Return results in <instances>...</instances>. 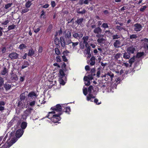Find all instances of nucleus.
Instances as JSON below:
<instances>
[{
  "instance_id": "69168bd1",
  "label": "nucleus",
  "mask_w": 148,
  "mask_h": 148,
  "mask_svg": "<svg viewBox=\"0 0 148 148\" xmlns=\"http://www.w3.org/2000/svg\"><path fill=\"white\" fill-rule=\"evenodd\" d=\"M69 53V52L67 50H66V51H64V52L63 53V54L64 55L63 56H67V54Z\"/></svg>"
},
{
  "instance_id": "680f3d73",
  "label": "nucleus",
  "mask_w": 148,
  "mask_h": 148,
  "mask_svg": "<svg viewBox=\"0 0 148 148\" xmlns=\"http://www.w3.org/2000/svg\"><path fill=\"white\" fill-rule=\"evenodd\" d=\"M62 58L63 60L65 62H66L68 61V60L65 56H62Z\"/></svg>"
},
{
  "instance_id": "473e14b6",
  "label": "nucleus",
  "mask_w": 148,
  "mask_h": 148,
  "mask_svg": "<svg viewBox=\"0 0 148 148\" xmlns=\"http://www.w3.org/2000/svg\"><path fill=\"white\" fill-rule=\"evenodd\" d=\"M25 94L24 93H22L20 95V98L19 100L24 101H25Z\"/></svg>"
},
{
  "instance_id": "9d476101",
  "label": "nucleus",
  "mask_w": 148,
  "mask_h": 148,
  "mask_svg": "<svg viewBox=\"0 0 148 148\" xmlns=\"http://www.w3.org/2000/svg\"><path fill=\"white\" fill-rule=\"evenodd\" d=\"M134 27V30L137 32L140 31L142 28L141 25L139 23H136L135 24Z\"/></svg>"
},
{
  "instance_id": "c9c22d12",
  "label": "nucleus",
  "mask_w": 148,
  "mask_h": 148,
  "mask_svg": "<svg viewBox=\"0 0 148 148\" xmlns=\"http://www.w3.org/2000/svg\"><path fill=\"white\" fill-rule=\"evenodd\" d=\"M137 37L136 34H133L130 35V40L133 39H136Z\"/></svg>"
},
{
  "instance_id": "09e8293b",
  "label": "nucleus",
  "mask_w": 148,
  "mask_h": 148,
  "mask_svg": "<svg viewBox=\"0 0 148 148\" xmlns=\"http://www.w3.org/2000/svg\"><path fill=\"white\" fill-rule=\"evenodd\" d=\"M88 90L86 88H85L83 89V93L84 95H86L88 94Z\"/></svg>"
},
{
  "instance_id": "f257e3e1",
  "label": "nucleus",
  "mask_w": 148,
  "mask_h": 148,
  "mask_svg": "<svg viewBox=\"0 0 148 148\" xmlns=\"http://www.w3.org/2000/svg\"><path fill=\"white\" fill-rule=\"evenodd\" d=\"M95 68L91 69L90 72H87L88 76H85L84 77V82H87V83L85 82V85L88 86L90 84V81L93 79V76L95 75Z\"/></svg>"
},
{
  "instance_id": "0e129e2a",
  "label": "nucleus",
  "mask_w": 148,
  "mask_h": 148,
  "mask_svg": "<svg viewBox=\"0 0 148 148\" xmlns=\"http://www.w3.org/2000/svg\"><path fill=\"white\" fill-rule=\"evenodd\" d=\"M6 50V48L5 47H3L2 48V53H4Z\"/></svg>"
},
{
  "instance_id": "5701e85b",
  "label": "nucleus",
  "mask_w": 148,
  "mask_h": 148,
  "mask_svg": "<svg viewBox=\"0 0 148 148\" xmlns=\"http://www.w3.org/2000/svg\"><path fill=\"white\" fill-rule=\"evenodd\" d=\"M4 87L6 90H9L11 87V85L6 83L4 84Z\"/></svg>"
},
{
  "instance_id": "4d7b16f0",
  "label": "nucleus",
  "mask_w": 148,
  "mask_h": 148,
  "mask_svg": "<svg viewBox=\"0 0 148 148\" xmlns=\"http://www.w3.org/2000/svg\"><path fill=\"white\" fill-rule=\"evenodd\" d=\"M89 38V37L88 36H84L82 38L83 40L88 41Z\"/></svg>"
},
{
  "instance_id": "c03bdc74",
  "label": "nucleus",
  "mask_w": 148,
  "mask_h": 148,
  "mask_svg": "<svg viewBox=\"0 0 148 148\" xmlns=\"http://www.w3.org/2000/svg\"><path fill=\"white\" fill-rule=\"evenodd\" d=\"M102 27L105 29L108 27V26L107 23H104L102 25Z\"/></svg>"
},
{
  "instance_id": "de8ad7c7",
  "label": "nucleus",
  "mask_w": 148,
  "mask_h": 148,
  "mask_svg": "<svg viewBox=\"0 0 148 148\" xmlns=\"http://www.w3.org/2000/svg\"><path fill=\"white\" fill-rule=\"evenodd\" d=\"M98 100L97 99H95L94 101V102L96 104L99 105L100 104H101V101H100L99 102H98Z\"/></svg>"
},
{
  "instance_id": "2f4dec72",
  "label": "nucleus",
  "mask_w": 148,
  "mask_h": 148,
  "mask_svg": "<svg viewBox=\"0 0 148 148\" xmlns=\"http://www.w3.org/2000/svg\"><path fill=\"white\" fill-rule=\"evenodd\" d=\"M41 14L40 15V17L43 19H45L46 18L45 13L43 10H42L41 12Z\"/></svg>"
},
{
  "instance_id": "c756f323",
  "label": "nucleus",
  "mask_w": 148,
  "mask_h": 148,
  "mask_svg": "<svg viewBox=\"0 0 148 148\" xmlns=\"http://www.w3.org/2000/svg\"><path fill=\"white\" fill-rule=\"evenodd\" d=\"M34 54V51L33 49H30L29 50L27 55L29 56H32Z\"/></svg>"
},
{
  "instance_id": "bb28decb",
  "label": "nucleus",
  "mask_w": 148,
  "mask_h": 148,
  "mask_svg": "<svg viewBox=\"0 0 148 148\" xmlns=\"http://www.w3.org/2000/svg\"><path fill=\"white\" fill-rule=\"evenodd\" d=\"M65 36L66 38L69 39L71 38V32L70 31H68L65 34Z\"/></svg>"
},
{
  "instance_id": "c85d7f7f",
  "label": "nucleus",
  "mask_w": 148,
  "mask_h": 148,
  "mask_svg": "<svg viewBox=\"0 0 148 148\" xmlns=\"http://www.w3.org/2000/svg\"><path fill=\"white\" fill-rule=\"evenodd\" d=\"M54 42V44L56 45H59L60 44V41L58 38L56 37L55 38Z\"/></svg>"
},
{
  "instance_id": "6ab92c4d",
  "label": "nucleus",
  "mask_w": 148,
  "mask_h": 148,
  "mask_svg": "<svg viewBox=\"0 0 148 148\" xmlns=\"http://www.w3.org/2000/svg\"><path fill=\"white\" fill-rule=\"evenodd\" d=\"M121 42L120 40H116L113 44L115 48H118L120 47Z\"/></svg>"
},
{
  "instance_id": "49530a36",
  "label": "nucleus",
  "mask_w": 148,
  "mask_h": 148,
  "mask_svg": "<svg viewBox=\"0 0 148 148\" xmlns=\"http://www.w3.org/2000/svg\"><path fill=\"white\" fill-rule=\"evenodd\" d=\"M12 3H8L5 5V8L6 9H7L8 8H9L10 7L12 6Z\"/></svg>"
},
{
  "instance_id": "412c9836",
  "label": "nucleus",
  "mask_w": 148,
  "mask_h": 148,
  "mask_svg": "<svg viewBox=\"0 0 148 148\" xmlns=\"http://www.w3.org/2000/svg\"><path fill=\"white\" fill-rule=\"evenodd\" d=\"M29 65V64L27 61H24L21 67L22 69H24Z\"/></svg>"
},
{
  "instance_id": "6e6552de",
  "label": "nucleus",
  "mask_w": 148,
  "mask_h": 148,
  "mask_svg": "<svg viewBox=\"0 0 148 148\" xmlns=\"http://www.w3.org/2000/svg\"><path fill=\"white\" fill-rule=\"evenodd\" d=\"M102 30L99 27L95 28L93 30V32L95 34H97L96 36L97 38H99L100 36V34L101 33Z\"/></svg>"
},
{
  "instance_id": "864d4df0",
  "label": "nucleus",
  "mask_w": 148,
  "mask_h": 148,
  "mask_svg": "<svg viewBox=\"0 0 148 148\" xmlns=\"http://www.w3.org/2000/svg\"><path fill=\"white\" fill-rule=\"evenodd\" d=\"M53 27L52 25V24L50 25L47 29V31L48 32H50L51 31Z\"/></svg>"
},
{
  "instance_id": "9b49d317",
  "label": "nucleus",
  "mask_w": 148,
  "mask_h": 148,
  "mask_svg": "<svg viewBox=\"0 0 148 148\" xmlns=\"http://www.w3.org/2000/svg\"><path fill=\"white\" fill-rule=\"evenodd\" d=\"M86 12V10L84 8L82 9V7L77 8V12L78 14H81L82 15L85 14Z\"/></svg>"
},
{
  "instance_id": "f03ea898",
  "label": "nucleus",
  "mask_w": 148,
  "mask_h": 148,
  "mask_svg": "<svg viewBox=\"0 0 148 148\" xmlns=\"http://www.w3.org/2000/svg\"><path fill=\"white\" fill-rule=\"evenodd\" d=\"M51 110H53L54 111L56 112H65L67 114H69L71 112V108L70 107H66L64 108L62 110V105L60 104H57L56 106L52 107L51 108Z\"/></svg>"
},
{
  "instance_id": "423d86ee",
  "label": "nucleus",
  "mask_w": 148,
  "mask_h": 148,
  "mask_svg": "<svg viewBox=\"0 0 148 148\" xmlns=\"http://www.w3.org/2000/svg\"><path fill=\"white\" fill-rule=\"evenodd\" d=\"M72 36L75 38L79 39L83 37V34L82 32H74L72 34Z\"/></svg>"
},
{
  "instance_id": "603ef678",
  "label": "nucleus",
  "mask_w": 148,
  "mask_h": 148,
  "mask_svg": "<svg viewBox=\"0 0 148 148\" xmlns=\"http://www.w3.org/2000/svg\"><path fill=\"white\" fill-rule=\"evenodd\" d=\"M104 40L103 38H98L97 40V42L100 43H102Z\"/></svg>"
},
{
  "instance_id": "774afa93",
  "label": "nucleus",
  "mask_w": 148,
  "mask_h": 148,
  "mask_svg": "<svg viewBox=\"0 0 148 148\" xmlns=\"http://www.w3.org/2000/svg\"><path fill=\"white\" fill-rule=\"evenodd\" d=\"M83 43L85 44V46L86 47H87V46L88 45V43L87 41L83 40Z\"/></svg>"
},
{
  "instance_id": "f704fd0d",
  "label": "nucleus",
  "mask_w": 148,
  "mask_h": 148,
  "mask_svg": "<svg viewBox=\"0 0 148 148\" xmlns=\"http://www.w3.org/2000/svg\"><path fill=\"white\" fill-rule=\"evenodd\" d=\"M27 126V123L25 122H23L22 123L21 125V127L22 128V129L23 130V129H25L26 128Z\"/></svg>"
},
{
  "instance_id": "f8f14e48",
  "label": "nucleus",
  "mask_w": 148,
  "mask_h": 148,
  "mask_svg": "<svg viewBox=\"0 0 148 148\" xmlns=\"http://www.w3.org/2000/svg\"><path fill=\"white\" fill-rule=\"evenodd\" d=\"M95 56H92L90 60L88 62V61H87V62L91 66H93L95 65Z\"/></svg>"
},
{
  "instance_id": "b1692460",
  "label": "nucleus",
  "mask_w": 148,
  "mask_h": 148,
  "mask_svg": "<svg viewBox=\"0 0 148 148\" xmlns=\"http://www.w3.org/2000/svg\"><path fill=\"white\" fill-rule=\"evenodd\" d=\"M130 54L129 53L125 52L124 53L123 57L126 59H129L130 57Z\"/></svg>"
},
{
  "instance_id": "37998d69",
  "label": "nucleus",
  "mask_w": 148,
  "mask_h": 148,
  "mask_svg": "<svg viewBox=\"0 0 148 148\" xmlns=\"http://www.w3.org/2000/svg\"><path fill=\"white\" fill-rule=\"evenodd\" d=\"M101 69L100 67L99 68L97 69V76L98 77H100Z\"/></svg>"
},
{
  "instance_id": "a18cd8bd",
  "label": "nucleus",
  "mask_w": 148,
  "mask_h": 148,
  "mask_svg": "<svg viewBox=\"0 0 148 148\" xmlns=\"http://www.w3.org/2000/svg\"><path fill=\"white\" fill-rule=\"evenodd\" d=\"M56 60L57 62H60L61 61L60 56H58L56 58Z\"/></svg>"
},
{
  "instance_id": "4468645a",
  "label": "nucleus",
  "mask_w": 148,
  "mask_h": 148,
  "mask_svg": "<svg viewBox=\"0 0 148 148\" xmlns=\"http://www.w3.org/2000/svg\"><path fill=\"white\" fill-rule=\"evenodd\" d=\"M10 79L13 82H15L18 79V78L17 75L14 73H12L11 74V77L10 78Z\"/></svg>"
},
{
  "instance_id": "1a4fd4ad",
  "label": "nucleus",
  "mask_w": 148,
  "mask_h": 148,
  "mask_svg": "<svg viewBox=\"0 0 148 148\" xmlns=\"http://www.w3.org/2000/svg\"><path fill=\"white\" fill-rule=\"evenodd\" d=\"M24 132V131L22 129H20L17 131L16 133V137H14L16 138L17 140V138H19L23 134Z\"/></svg>"
},
{
  "instance_id": "79ce46f5",
  "label": "nucleus",
  "mask_w": 148,
  "mask_h": 148,
  "mask_svg": "<svg viewBox=\"0 0 148 148\" xmlns=\"http://www.w3.org/2000/svg\"><path fill=\"white\" fill-rule=\"evenodd\" d=\"M72 42L71 41V39H69L68 40H67V39L66 40V45H69L71 43H72Z\"/></svg>"
},
{
  "instance_id": "f3484780",
  "label": "nucleus",
  "mask_w": 148,
  "mask_h": 148,
  "mask_svg": "<svg viewBox=\"0 0 148 148\" xmlns=\"http://www.w3.org/2000/svg\"><path fill=\"white\" fill-rule=\"evenodd\" d=\"M26 101L19 100V101L17 103V106L19 107H22L25 106V104Z\"/></svg>"
},
{
  "instance_id": "052dcab7",
  "label": "nucleus",
  "mask_w": 148,
  "mask_h": 148,
  "mask_svg": "<svg viewBox=\"0 0 148 148\" xmlns=\"http://www.w3.org/2000/svg\"><path fill=\"white\" fill-rule=\"evenodd\" d=\"M113 39L114 40L115 39H118L120 38V36H119L118 35H114L112 36Z\"/></svg>"
},
{
  "instance_id": "cd10ccee",
  "label": "nucleus",
  "mask_w": 148,
  "mask_h": 148,
  "mask_svg": "<svg viewBox=\"0 0 148 148\" xmlns=\"http://www.w3.org/2000/svg\"><path fill=\"white\" fill-rule=\"evenodd\" d=\"M144 53L143 52H138L136 55V57L139 58L144 55Z\"/></svg>"
},
{
  "instance_id": "58836bf2",
  "label": "nucleus",
  "mask_w": 148,
  "mask_h": 148,
  "mask_svg": "<svg viewBox=\"0 0 148 148\" xmlns=\"http://www.w3.org/2000/svg\"><path fill=\"white\" fill-rule=\"evenodd\" d=\"M147 7V5H144L140 9V11L141 12H144L145 9Z\"/></svg>"
},
{
  "instance_id": "4c0bfd02",
  "label": "nucleus",
  "mask_w": 148,
  "mask_h": 148,
  "mask_svg": "<svg viewBox=\"0 0 148 148\" xmlns=\"http://www.w3.org/2000/svg\"><path fill=\"white\" fill-rule=\"evenodd\" d=\"M54 50H55V53L56 55H58L60 54L61 52H60V50L58 48H57V47L55 48L54 49Z\"/></svg>"
},
{
  "instance_id": "6e6d98bb",
  "label": "nucleus",
  "mask_w": 148,
  "mask_h": 148,
  "mask_svg": "<svg viewBox=\"0 0 148 148\" xmlns=\"http://www.w3.org/2000/svg\"><path fill=\"white\" fill-rule=\"evenodd\" d=\"M15 26H16L15 25H14L9 26L8 27V30H9L14 29Z\"/></svg>"
},
{
  "instance_id": "ea45409f",
  "label": "nucleus",
  "mask_w": 148,
  "mask_h": 148,
  "mask_svg": "<svg viewBox=\"0 0 148 148\" xmlns=\"http://www.w3.org/2000/svg\"><path fill=\"white\" fill-rule=\"evenodd\" d=\"M79 42H72V46L73 49H76V46H77Z\"/></svg>"
},
{
  "instance_id": "a211bd4d",
  "label": "nucleus",
  "mask_w": 148,
  "mask_h": 148,
  "mask_svg": "<svg viewBox=\"0 0 148 148\" xmlns=\"http://www.w3.org/2000/svg\"><path fill=\"white\" fill-rule=\"evenodd\" d=\"M8 70L5 67H4L0 72L1 74L2 75H5L8 74Z\"/></svg>"
},
{
  "instance_id": "a19ab883",
  "label": "nucleus",
  "mask_w": 148,
  "mask_h": 148,
  "mask_svg": "<svg viewBox=\"0 0 148 148\" xmlns=\"http://www.w3.org/2000/svg\"><path fill=\"white\" fill-rule=\"evenodd\" d=\"M135 60V56H134L132 58H131L129 60V63L130 64H132L133 63Z\"/></svg>"
},
{
  "instance_id": "338daca9",
  "label": "nucleus",
  "mask_w": 148,
  "mask_h": 148,
  "mask_svg": "<svg viewBox=\"0 0 148 148\" xmlns=\"http://www.w3.org/2000/svg\"><path fill=\"white\" fill-rule=\"evenodd\" d=\"M9 22V21L8 20H7L3 22L2 23V25H7L8 23Z\"/></svg>"
},
{
  "instance_id": "dca6fc26",
  "label": "nucleus",
  "mask_w": 148,
  "mask_h": 148,
  "mask_svg": "<svg viewBox=\"0 0 148 148\" xmlns=\"http://www.w3.org/2000/svg\"><path fill=\"white\" fill-rule=\"evenodd\" d=\"M55 112L53 111L51 112H49L48 115L45 117V118H48V119L51 120V119L53 118L52 116L53 115H55Z\"/></svg>"
},
{
  "instance_id": "3c124183",
  "label": "nucleus",
  "mask_w": 148,
  "mask_h": 148,
  "mask_svg": "<svg viewBox=\"0 0 148 148\" xmlns=\"http://www.w3.org/2000/svg\"><path fill=\"white\" fill-rule=\"evenodd\" d=\"M51 7L53 8L56 5V4L55 2L54 1H51Z\"/></svg>"
},
{
  "instance_id": "2eb2a0df",
  "label": "nucleus",
  "mask_w": 148,
  "mask_h": 148,
  "mask_svg": "<svg viewBox=\"0 0 148 148\" xmlns=\"http://www.w3.org/2000/svg\"><path fill=\"white\" fill-rule=\"evenodd\" d=\"M135 47L132 46L129 47L127 49V51L130 53L133 54L135 51Z\"/></svg>"
},
{
  "instance_id": "39448f33",
  "label": "nucleus",
  "mask_w": 148,
  "mask_h": 148,
  "mask_svg": "<svg viewBox=\"0 0 148 148\" xmlns=\"http://www.w3.org/2000/svg\"><path fill=\"white\" fill-rule=\"evenodd\" d=\"M62 114V112H59L58 114H56L55 115L52 116L53 118L51 119V121L53 123H58V121L61 119L60 116Z\"/></svg>"
},
{
  "instance_id": "4be33fe9",
  "label": "nucleus",
  "mask_w": 148,
  "mask_h": 148,
  "mask_svg": "<svg viewBox=\"0 0 148 148\" xmlns=\"http://www.w3.org/2000/svg\"><path fill=\"white\" fill-rule=\"evenodd\" d=\"M108 76H109L111 80H112V78L114 76V74L112 73L111 72H108L105 77L107 79L106 77H108Z\"/></svg>"
},
{
  "instance_id": "e2e57ef3",
  "label": "nucleus",
  "mask_w": 148,
  "mask_h": 148,
  "mask_svg": "<svg viewBox=\"0 0 148 148\" xmlns=\"http://www.w3.org/2000/svg\"><path fill=\"white\" fill-rule=\"evenodd\" d=\"M49 6V5L48 4H46L45 5H44L41 6L42 8H48Z\"/></svg>"
},
{
  "instance_id": "7ed1b4c3",
  "label": "nucleus",
  "mask_w": 148,
  "mask_h": 148,
  "mask_svg": "<svg viewBox=\"0 0 148 148\" xmlns=\"http://www.w3.org/2000/svg\"><path fill=\"white\" fill-rule=\"evenodd\" d=\"M58 77L60 83L62 85H64L65 83V81L67 80V78L66 75L62 69L59 70Z\"/></svg>"
},
{
  "instance_id": "8fccbe9b",
  "label": "nucleus",
  "mask_w": 148,
  "mask_h": 148,
  "mask_svg": "<svg viewBox=\"0 0 148 148\" xmlns=\"http://www.w3.org/2000/svg\"><path fill=\"white\" fill-rule=\"evenodd\" d=\"M29 10V9H28V8H26L23 9L22 10V12L23 13H25L28 12Z\"/></svg>"
},
{
  "instance_id": "ddd939ff",
  "label": "nucleus",
  "mask_w": 148,
  "mask_h": 148,
  "mask_svg": "<svg viewBox=\"0 0 148 148\" xmlns=\"http://www.w3.org/2000/svg\"><path fill=\"white\" fill-rule=\"evenodd\" d=\"M60 41L61 46L63 48H66V42L63 37L61 36L60 37Z\"/></svg>"
},
{
  "instance_id": "393cba45",
  "label": "nucleus",
  "mask_w": 148,
  "mask_h": 148,
  "mask_svg": "<svg viewBox=\"0 0 148 148\" xmlns=\"http://www.w3.org/2000/svg\"><path fill=\"white\" fill-rule=\"evenodd\" d=\"M36 96V94L34 92H30L28 95V97H31L32 98H34Z\"/></svg>"
},
{
  "instance_id": "13d9d810",
  "label": "nucleus",
  "mask_w": 148,
  "mask_h": 148,
  "mask_svg": "<svg viewBox=\"0 0 148 148\" xmlns=\"http://www.w3.org/2000/svg\"><path fill=\"white\" fill-rule=\"evenodd\" d=\"M103 14L105 15H107L109 14V12L108 10H105L103 11Z\"/></svg>"
},
{
  "instance_id": "bf43d9fd",
  "label": "nucleus",
  "mask_w": 148,
  "mask_h": 148,
  "mask_svg": "<svg viewBox=\"0 0 148 148\" xmlns=\"http://www.w3.org/2000/svg\"><path fill=\"white\" fill-rule=\"evenodd\" d=\"M43 50V48L42 46H40L38 49V53H41L42 52Z\"/></svg>"
},
{
  "instance_id": "20e7f679",
  "label": "nucleus",
  "mask_w": 148,
  "mask_h": 148,
  "mask_svg": "<svg viewBox=\"0 0 148 148\" xmlns=\"http://www.w3.org/2000/svg\"><path fill=\"white\" fill-rule=\"evenodd\" d=\"M93 89V87L92 86H90L88 88L87 90L89 94L87 97V100L88 101H91L92 102L93 101L92 100H91V98H95V96H94L92 94L94 92H95Z\"/></svg>"
},
{
  "instance_id": "5fc2aeb1",
  "label": "nucleus",
  "mask_w": 148,
  "mask_h": 148,
  "mask_svg": "<svg viewBox=\"0 0 148 148\" xmlns=\"http://www.w3.org/2000/svg\"><path fill=\"white\" fill-rule=\"evenodd\" d=\"M4 82L3 79L1 77H0V86H2L3 85V84Z\"/></svg>"
},
{
  "instance_id": "aec40b11",
  "label": "nucleus",
  "mask_w": 148,
  "mask_h": 148,
  "mask_svg": "<svg viewBox=\"0 0 148 148\" xmlns=\"http://www.w3.org/2000/svg\"><path fill=\"white\" fill-rule=\"evenodd\" d=\"M32 109L31 108H29L27 109L24 112V114L25 116H27L31 113V111Z\"/></svg>"
},
{
  "instance_id": "72a5a7b5",
  "label": "nucleus",
  "mask_w": 148,
  "mask_h": 148,
  "mask_svg": "<svg viewBox=\"0 0 148 148\" xmlns=\"http://www.w3.org/2000/svg\"><path fill=\"white\" fill-rule=\"evenodd\" d=\"M32 1H27L25 4V6L26 8H29L30 7V6L32 4Z\"/></svg>"
},
{
  "instance_id": "e433bc0d",
  "label": "nucleus",
  "mask_w": 148,
  "mask_h": 148,
  "mask_svg": "<svg viewBox=\"0 0 148 148\" xmlns=\"http://www.w3.org/2000/svg\"><path fill=\"white\" fill-rule=\"evenodd\" d=\"M26 47H27L25 45L22 44L19 46L18 48L21 50H22L26 48Z\"/></svg>"
},
{
  "instance_id": "a878e982",
  "label": "nucleus",
  "mask_w": 148,
  "mask_h": 148,
  "mask_svg": "<svg viewBox=\"0 0 148 148\" xmlns=\"http://www.w3.org/2000/svg\"><path fill=\"white\" fill-rule=\"evenodd\" d=\"M84 18H78L77 21L75 22H76L77 24L79 25H81L83 21Z\"/></svg>"
},
{
  "instance_id": "0eeeda50",
  "label": "nucleus",
  "mask_w": 148,
  "mask_h": 148,
  "mask_svg": "<svg viewBox=\"0 0 148 148\" xmlns=\"http://www.w3.org/2000/svg\"><path fill=\"white\" fill-rule=\"evenodd\" d=\"M18 56L19 54L16 52H12L10 53L8 56L10 58L11 60L17 59Z\"/></svg>"
},
{
  "instance_id": "7c9ffc66",
  "label": "nucleus",
  "mask_w": 148,
  "mask_h": 148,
  "mask_svg": "<svg viewBox=\"0 0 148 148\" xmlns=\"http://www.w3.org/2000/svg\"><path fill=\"white\" fill-rule=\"evenodd\" d=\"M114 58L115 60H117L118 59L120 58L121 56V54L120 53H118L116 54H114Z\"/></svg>"
}]
</instances>
